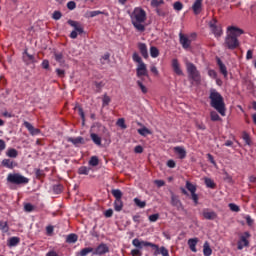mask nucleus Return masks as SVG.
Wrapping results in <instances>:
<instances>
[{
    "label": "nucleus",
    "mask_w": 256,
    "mask_h": 256,
    "mask_svg": "<svg viewBox=\"0 0 256 256\" xmlns=\"http://www.w3.org/2000/svg\"><path fill=\"white\" fill-rule=\"evenodd\" d=\"M134 203L136 207H139L140 209H145V207H147V202L141 201L139 198H134Z\"/></svg>",
    "instance_id": "obj_36"
},
{
    "label": "nucleus",
    "mask_w": 256,
    "mask_h": 256,
    "mask_svg": "<svg viewBox=\"0 0 256 256\" xmlns=\"http://www.w3.org/2000/svg\"><path fill=\"white\" fill-rule=\"evenodd\" d=\"M90 138L95 145L101 147V138L96 133L90 134Z\"/></svg>",
    "instance_id": "obj_31"
},
{
    "label": "nucleus",
    "mask_w": 256,
    "mask_h": 256,
    "mask_svg": "<svg viewBox=\"0 0 256 256\" xmlns=\"http://www.w3.org/2000/svg\"><path fill=\"white\" fill-rule=\"evenodd\" d=\"M208 75L209 77H211L212 79H217V72L215 70H209L208 71Z\"/></svg>",
    "instance_id": "obj_64"
},
{
    "label": "nucleus",
    "mask_w": 256,
    "mask_h": 256,
    "mask_svg": "<svg viewBox=\"0 0 256 256\" xmlns=\"http://www.w3.org/2000/svg\"><path fill=\"white\" fill-rule=\"evenodd\" d=\"M202 215L204 219H207V221H215V219H217V213L209 209H204L202 211Z\"/></svg>",
    "instance_id": "obj_13"
},
{
    "label": "nucleus",
    "mask_w": 256,
    "mask_h": 256,
    "mask_svg": "<svg viewBox=\"0 0 256 256\" xmlns=\"http://www.w3.org/2000/svg\"><path fill=\"white\" fill-rule=\"evenodd\" d=\"M174 153L178 155L179 159H185L187 157V150L183 146L174 147Z\"/></svg>",
    "instance_id": "obj_19"
},
{
    "label": "nucleus",
    "mask_w": 256,
    "mask_h": 256,
    "mask_svg": "<svg viewBox=\"0 0 256 256\" xmlns=\"http://www.w3.org/2000/svg\"><path fill=\"white\" fill-rule=\"evenodd\" d=\"M209 99L211 107L216 109L222 115V117H225V101L223 100L221 93L215 89H211Z\"/></svg>",
    "instance_id": "obj_3"
},
{
    "label": "nucleus",
    "mask_w": 256,
    "mask_h": 256,
    "mask_svg": "<svg viewBox=\"0 0 256 256\" xmlns=\"http://www.w3.org/2000/svg\"><path fill=\"white\" fill-rule=\"evenodd\" d=\"M152 249H154V255H162V256H169V250H167V248H165V246H162L159 248V245L154 244V246H152Z\"/></svg>",
    "instance_id": "obj_12"
},
{
    "label": "nucleus",
    "mask_w": 256,
    "mask_h": 256,
    "mask_svg": "<svg viewBox=\"0 0 256 256\" xmlns=\"http://www.w3.org/2000/svg\"><path fill=\"white\" fill-rule=\"evenodd\" d=\"M217 65L219 67L220 73L223 75L224 79H227L229 72H227V66L223 64L221 58H217Z\"/></svg>",
    "instance_id": "obj_18"
},
{
    "label": "nucleus",
    "mask_w": 256,
    "mask_h": 256,
    "mask_svg": "<svg viewBox=\"0 0 256 256\" xmlns=\"http://www.w3.org/2000/svg\"><path fill=\"white\" fill-rule=\"evenodd\" d=\"M89 171H91V168L87 167V166H81L78 169V173L79 175H89Z\"/></svg>",
    "instance_id": "obj_38"
},
{
    "label": "nucleus",
    "mask_w": 256,
    "mask_h": 256,
    "mask_svg": "<svg viewBox=\"0 0 256 256\" xmlns=\"http://www.w3.org/2000/svg\"><path fill=\"white\" fill-rule=\"evenodd\" d=\"M158 220H159V214H152L149 216V221L151 223H156V221H158Z\"/></svg>",
    "instance_id": "obj_58"
},
{
    "label": "nucleus",
    "mask_w": 256,
    "mask_h": 256,
    "mask_svg": "<svg viewBox=\"0 0 256 256\" xmlns=\"http://www.w3.org/2000/svg\"><path fill=\"white\" fill-rule=\"evenodd\" d=\"M197 129H200V131H205L207 129V126L204 125L203 122H196Z\"/></svg>",
    "instance_id": "obj_60"
},
{
    "label": "nucleus",
    "mask_w": 256,
    "mask_h": 256,
    "mask_svg": "<svg viewBox=\"0 0 256 256\" xmlns=\"http://www.w3.org/2000/svg\"><path fill=\"white\" fill-rule=\"evenodd\" d=\"M245 220L248 227H253V224L255 223V220H253V218H251L249 215H246Z\"/></svg>",
    "instance_id": "obj_54"
},
{
    "label": "nucleus",
    "mask_w": 256,
    "mask_h": 256,
    "mask_svg": "<svg viewBox=\"0 0 256 256\" xmlns=\"http://www.w3.org/2000/svg\"><path fill=\"white\" fill-rule=\"evenodd\" d=\"M76 109H77L78 115H80V117L82 119V123L84 125L85 124V112L83 111V108L80 106H76Z\"/></svg>",
    "instance_id": "obj_46"
},
{
    "label": "nucleus",
    "mask_w": 256,
    "mask_h": 256,
    "mask_svg": "<svg viewBox=\"0 0 256 256\" xmlns=\"http://www.w3.org/2000/svg\"><path fill=\"white\" fill-rule=\"evenodd\" d=\"M172 69L178 76H183V70L181 69V64H179V60H177V58L172 59Z\"/></svg>",
    "instance_id": "obj_15"
},
{
    "label": "nucleus",
    "mask_w": 256,
    "mask_h": 256,
    "mask_svg": "<svg viewBox=\"0 0 256 256\" xmlns=\"http://www.w3.org/2000/svg\"><path fill=\"white\" fill-rule=\"evenodd\" d=\"M243 140L245 141L246 145H251V138L249 137V134L244 133Z\"/></svg>",
    "instance_id": "obj_61"
},
{
    "label": "nucleus",
    "mask_w": 256,
    "mask_h": 256,
    "mask_svg": "<svg viewBox=\"0 0 256 256\" xmlns=\"http://www.w3.org/2000/svg\"><path fill=\"white\" fill-rule=\"evenodd\" d=\"M56 74H57L58 77L63 78V77H65V70L57 68L56 69Z\"/></svg>",
    "instance_id": "obj_62"
},
{
    "label": "nucleus",
    "mask_w": 256,
    "mask_h": 256,
    "mask_svg": "<svg viewBox=\"0 0 256 256\" xmlns=\"http://www.w3.org/2000/svg\"><path fill=\"white\" fill-rule=\"evenodd\" d=\"M0 231H2V233H9V224L7 221H0Z\"/></svg>",
    "instance_id": "obj_33"
},
{
    "label": "nucleus",
    "mask_w": 256,
    "mask_h": 256,
    "mask_svg": "<svg viewBox=\"0 0 256 256\" xmlns=\"http://www.w3.org/2000/svg\"><path fill=\"white\" fill-rule=\"evenodd\" d=\"M197 243H199V238H190V239L188 240L189 249H190L193 253H197Z\"/></svg>",
    "instance_id": "obj_21"
},
{
    "label": "nucleus",
    "mask_w": 256,
    "mask_h": 256,
    "mask_svg": "<svg viewBox=\"0 0 256 256\" xmlns=\"http://www.w3.org/2000/svg\"><path fill=\"white\" fill-rule=\"evenodd\" d=\"M209 27H210L211 32L213 33L214 37H216L217 39H219V37H221V35H223V28L221 27V24H219V22L217 21V18H213L209 22Z\"/></svg>",
    "instance_id": "obj_8"
},
{
    "label": "nucleus",
    "mask_w": 256,
    "mask_h": 256,
    "mask_svg": "<svg viewBox=\"0 0 256 256\" xmlns=\"http://www.w3.org/2000/svg\"><path fill=\"white\" fill-rule=\"evenodd\" d=\"M19 243H21V238L17 236H13L9 238L7 245L8 247H17Z\"/></svg>",
    "instance_id": "obj_24"
},
{
    "label": "nucleus",
    "mask_w": 256,
    "mask_h": 256,
    "mask_svg": "<svg viewBox=\"0 0 256 256\" xmlns=\"http://www.w3.org/2000/svg\"><path fill=\"white\" fill-rule=\"evenodd\" d=\"M89 253H92L93 255V247H86L80 250L78 253V256H87Z\"/></svg>",
    "instance_id": "obj_35"
},
{
    "label": "nucleus",
    "mask_w": 256,
    "mask_h": 256,
    "mask_svg": "<svg viewBox=\"0 0 256 256\" xmlns=\"http://www.w3.org/2000/svg\"><path fill=\"white\" fill-rule=\"evenodd\" d=\"M67 24L74 28V30L70 33V39H77L78 35H83V33H85L81 23L74 20H68Z\"/></svg>",
    "instance_id": "obj_7"
},
{
    "label": "nucleus",
    "mask_w": 256,
    "mask_h": 256,
    "mask_svg": "<svg viewBox=\"0 0 256 256\" xmlns=\"http://www.w3.org/2000/svg\"><path fill=\"white\" fill-rule=\"evenodd\" d=\"M192 11L194 15L201 14V11H203V0H195L192 5Z\"/></svg>",
    "instance_id": "obj_14"
},
{
    "label": "nucleus",
    "mask_w": 256,
    "mask_h": 256,
    "mask_svg": "<svg viewBox=\"0 0 256 256\" xmlns=\"http://www.w3.org/2000/svg\"><path fill=\"white\" fill-rule=\"evenodd\" d=\"M24 209L28 213H31V211H33V209H35V207L31 203H27V204H25Z\"/></svg>",
    "instance_id": "obj_59"
},
{
    "label": "nucleus",
    "mask_w": 256,
    "mask_h": 256,
    "mask_svg": "<svg viewBox=\"0 0 256 256\" xmlns=\"http://www.w3.org/2000/svg\"><path fill=\"white\" fill-rule=\"evenodd\" d=\"M7 181L8 183H12V185H27L29 178L19 173H10L7 176Z\"/></svg>",
    "instance_id": "obj_6"
},
{
    "label": "nucleus",
    "mask_w": 256,
    "mask_h": 256,
    "mask_svg": "<svg viewBox=\"0 0 256 256\" xmlns=\"http://www.w3.org/2000/svg\"><path fill=\"white\" fill-rule=\"evenodd\" d=\"M114 210L117 211L118 213L120 211H123V200L118 199L114 201Z\"/></svg>",
    "instance_id": "obj_29"
},
{
    "label": "nucleus",
    "mask_w": 256,
    "mask_h": 256,
    "mask_svg": "<svg viewBox=\"0 0 256 256\" xmlns=\"http://www.w3.org/2000/svg\"><path fill=\"white\" fill-rule=\"evenodd\" d=\"M138 49L144 59H149V52L147 50V44L145 43H138Z\"/></svg>",
    "instance_id": "obj_20"
},
{
    "label": "nucleus",
    "mask_w": 256,
    "mask_h": 256,
    "mask_svg": "<svg viewBox=\"0 0 256 256\" xmlns=\"http://www.w3.org/2000/svg\"><path fill=\"white\" fill-rule=\"evenodd\" d=\"M139 135L142 137H147V135H151L152 132L147 127L143 126L142 128L138 129Z\"/></svg>",
    "instance_id": "obj_32"
},
{
    "label": "nucleus",
    "mask_w": 256,
    "mask_h": 256,
    "mask_svg": "<svg viewBox=\"0 0 256 256\" xmlns=\"http://www.w3.org/2000/svg\"><path fill=\"white\" fill-rule=\"evenodd\" d=\"M117 127H121L122 129L127 128V124H125V119L124 118H119L116 122Z\"/></svg>",
    "instance_id": "obj_47"
},
{
    "label": "nucleus",
    "mask_w": 256,
    "mask_h": 256,
    "mask_svg": "<svg viewBox=\"0 0 256 256\" xmlns=\"http://www.w3.org/2000/svg\"><path fill=\"white\" fill-rule=\"evenodd\" d=\"M76 8H77V3H75V1H69L67 3V9H69V11H73Z\"/></svg>",
    "instance_id": "obj_53"
},
{
    "label": "nucleus",
    "mask_w": 256,
    "mask_h": 256,
    "mask_svg": "<svg viewBox=\"0 0 256 256\" xmlns=\"http://www.w3.org/2000/svg\"><path fill=\"white\" fill-rule=\"evenodd\" d=\"M23 61L26 65H31V63H35V56L29 54L27 50L23 53Z\"/></svg>",
    "instance_id": "obj_22"
},
{
    "label": "nucleus",
    "mask_w": 256,
    "mask_h": 256,
    "mask_svg": "<svg viewBox=\"0 0 256 256\" xmlns=\"http://www.w3.org/2000/svg\"><path fill=\"white\" fill-rule=\"evenodd\" d=\"M109 253V246L105 243L99 244L95 249L93 248V255H105Z\"/></svg>",
    "instance_id": "obj_11"
},
{
    "label": "nucleus",
    "mask_w": 256,
    "mask_h": 256,
    "mask_svg": "<svg viewBox=\"0 0 256 256\" xmlns=\"http://www.w3.org/2000/svg\"><path fill=\"white\" fill-rule=\"evenodd\" d=\"M62 191H63V186L59 184L53 186V192L56 193V195H59Z\"/></svg>",
    "instance_id": "obj_52"
},
{
    "label": "nucleus",
    "mask_w": 256,
    "mask_h": 256,
    "mask_svg": "<svg viewBox=\"0 0 256 256\" xmlns=\"http://www.w3.org/2000/svg\"><path fill=\"white\" fill-rule=\"evenodd\" d=\"M61 17H63V14L61 13V11H54L52 15V19H54V21H59Z\"/></svg>",
    "instance_id": "obj_50"
},
{
    "label": "nucleus",
    "mask_w": 256,
    "mask_h": 256,
    "mask_svg": "<svg viewBox=\"0 0 256 256\" xmlns=\"http://www.w3.org/2000/svg\"><path fill=\"white\" fill-rule=\"evenodd\" d=\"M104 215L107 219L113 217V209H108L104 212Z\"/></svg>",
    "instance_id": "obj_63"
},
{
    "label": "nucleus",
    "mask_w": 256,
    "mask_h": 256,
    "mask_svg": "<svg viewBox=\"0 0 256 256\" xmlns=\"http://www.w3.org/2000/svg\"><path fill=\"white\" fill-rule=\"evenodd\" d=\"M132 245L136 247V249H143V247H155L154 243L148 242V241H143L139 240V238H136L132 241Z\"/></svg>",
    "instance_id": "obj_9"
},
{
    "label": "nucleus",
    "mask_w": 256,
    "mask_h": 256,
    "mask_svg": "<svg viewBox=\"0 0 256 256\" xmlns=\"http://www.w3.org/2000/svg\"><path fill=\"white\" fill-rule=\"evenodd\" d=\"M210 119L211 121H221V117L219 116V114L215 111H212L210 113Z\"/></svg>",
    "instance_id": "obj_48"
},
{
    "label": "nucleus",
    "mask_w": 256,
    "mask_h": 256,
    "mask_svg": "<svg viewBox=\"0 0 256 256\" xmlns=\"http://www.w3.org/2000/svg\"><path fill=\"white\" fill-rule=\"evenodd\" d=\"M78 240L79 236H77L75 233H72L67 236L66 243H77Z\"/></svg>",
    "instance_id": "obj_30"
},
{
    "label": "nucleus",
    "mask_w": 256,
    "mask_h": 256,
    "mask_svg": "<svg viewBox=\"0 0 256 256\" xmlns=\"http://www.w3.org/2000/svg\"><path fill=\"white\" fill-rule=\"evenodd\" d=\"M165 1L163 0H151V7L154 9H159V6L163 5Z\"/></svg>",
    "instance_id": "obj_41"
},
{
    "label": "nucleus",
    "mask_w": 256,
    "mask_h": 256,
    "mask_svg": "<svg viewBox=\"0 0 256 256\" xmlns=\"http://www.w3.org/2000/svg\"><path fill=\"white\" fill-rule=\"evenodd\" d=\"M54 57H55V61H57V63H65V60L63 59V53H54Z\"/></svg>",
    "instance_id": "obj_44"
},
{
    "label": "nucleus",
    "mask_w": 256,
    "mask_h": 256,
    "mask_svg": "<svg viewBox=\"0 0 256 256\" xmlns=\"http://www.w3.org/2000/svg\"><path fill=\"white\" fill-rule=\"evenodd\" d=\"M173 7L175 11H181L183 9V3H181L180 1H177L174 3Z\"/></svg>",
    "instance_id": "obj_55"
},
{
    "label": "nucleus",
    "mask_w": 256,
    "mask_h": 256,
    "mask_svg": "<svg viewBox=\"0 0 256 256\" xmlns=\"http://www.w3.org/2000/svg\"><path fill=\"white\" fill-rule=\"evenodd\" d=\"M205 185L208 187V189H215L216 184L211 178H205Z\"/></svg>",
    "instance_id": "obj_40"
},
{
    "label": "nucleus",
    "mask_w": 256,
    "mask_h": 256,
    "mask_svg": "<svg viewBox=\"0 0 256 256\" xmlns=\"http://www.w3.org/2000/svg\"><path fill=\"white\" fill-rule=\"evenodd\" d=\"M150 56L153 59H157V57H159V48L155 47V46H151L150 47Z\"/></svg>",
    "instance_id": "obj_34"
},
{
    "label": "nucleus",
    "mask_w": 256,
    "mask_h": 256,
    "mask_svg": "<svg viewBox=\"0 0 256 256\" xmlns=\"http://www.w3.org/2000/svg\"><path fill=\"white\" fill-rule=\"evenodd\" d=\"M24 127H26L32 136L41 134V130L39 128H34L33 124L29 123L28 121L24 122Z\"/></svg>",
    "instance_id": "obj_16"
},
{
    "label": "nucleus",
    "mask_w": 256,
    "mask_h": 256,
    "mask_svg": "<svg viewBox=\"0 0 256 256\" xmlns=\"http://www.w3.org/2000/svg\"><path fill=\"white\" fill-rule=\"evenodd\" d=\"M131 23L134 29L138 30L140 33L145 31V21H147V12L141 7L134 8L133 12L130 14Z\"/></svg>",
    "instance_id": "obj_2"
},
{
    "label": "nucleus",
    "mask_w": 256,
    "mask_h": 256,
    "mask_svg": "<svg viewBox=\"0 0 256 256\" xmlns=\"http://www.w3.org/2000/svg\"><path fill=\"white\" fill-rule=\"evenodd\" d=\"M89 165L91 167H97V165H99V158L97 156H92L89 160Z\"/></svg>",
    "instance_id": "obj_42"
},
{
    "label": "nucleus",
    "mask_w": 256,
    "mask_h": 256,
    "mask_svg": "<svg viewBox=\"0 0 256 256\" xmlns=\"http://www.w3.org/2000/svg\"><path fill=\"white\" fill-rule=\"evenodd\" d=\"M68 141H69V143H72L73 145H83L85 143L83 137H81V136L76 137V138H69Z\"/></svg>",
    "instance_id": "obj_28"
},
{
    "label": "nucleus",
    "mask_w": 256,
    "mask_h": 256,
    "mask_svg": "<svg viewBox=\"0 0 256 256\" xmlns=\"http://www.w3.org/2000/svg\"><path fill=\"white\" fill-rule=\"evenodd\" d=\"M244 247H249V240H247L246 236H241L240 240L238 241L237 249L241 251Z\"/></svg>",
    "instance_id": "obj_23"
},
{
    "label": "nucleus",
    "mask_w": 256,
    "mask_h": 256,
    "mask_svg": "<svg viewBox=\"0 0 256 256\" xmlns=\"http://www.w3.org/2000/svg\"><path fill=\"white\" fill-rule=\"evenodd\" d=\"M191 199L192 201H194L195 205H199V196L197 195V193L193 192L191 194Z\"/></svg>",
    "instance_id": "obj_56"
},
{
    "label": "nucleus",
    "mask_w": 256,
    "mask_h": 256,
    "mask_svg": "<svg viewBox=\"0 0 256 256\" xmlns=\"http://www.w3.org/2000/svg\"><path fill=\"white\" fill-rule=\"evenodd\" d=\"M2 166L6 167V169H14L15 162H13L11 159H4L2 160Z\"/></svg>",
    "instance_id": "obj_27"
},
{
    "label": "nucleus",
    "mask_w": 256,
    "mask_h": 256,
    "mask_svg": "<svg viewBox=\"0 0 256 256\" xmlns=\"http://www.w3.org/2000/svg\"><path fill=\"white\" fill-rule=\"evenodd\" d=\"M186 189L188 191H190V193H196L197 192V186L196 185H193V183L187 181L186 182Z\"/></svg>",
    "instance_id": "obj_37"
},
{
    "label": "nucleus",
    "mask_w": 256,
    "mask_h": 256,
    "mask_svg": "<svg viewBox=\"0 0 256 256\" xmlns=\"http://www.w3.org/2000/svg\"><path fill=\"white\" fill-rule=\"evenodd\" d=\"M171 206L176 207L177 211H185V207L183 206V203L179 199V196L175 194L171 195Z\"/></svg>",
    "instance_id": "obj_10"
},
{
    "label": "nucleus",
    "mask_w": 256,
    "mask_h": 256,
    "mask_svg": "<svg viewBox=\"0 0 256 256\" xmlns=\"http://www.w3.org/2000/svg\"><path fill=\"white\" fill-rule=\"evenodd\" d=\"M230 211H233L234 213H239V211H241V208L239 206H237V204L235 203H230L228 205Z\"/></svg>",
    "instance_id": "obj_45"
},
{
    "label": "nucleus",
    "mask_w": 256,
    "mask_h": 256,
    "mask_svg": "<svg viewBox=\"0 0 256 256\" xmlns=\"http://www.w3.org/2000/svg\"><path fill=\"white\" fill-rule=\"evenodd\" d=\"M6 155L11 159H17V157L19 156V152L15 148H9L6 152Z\"/></svg>",
    "instance_id": "obj_26"
},
{
    "label": "nucleus",
    "mask_w": 256,
    "mask_h": 256,
    "mask_svg": "<svg viewBox=\"0 0 256 256\" xmlns=\"http://www.w3.org/2000/svg\"><path fill=\"white\" fill-rule=\"evenodd\" d=\"M180 45H182L183 49H189L191 47V40L187 38L183 33L179 34Z\"/></svg>",
    "instance_id": "obj_17"
},
{
    "label": "nucleus",
    "mask_w": 256,
    "mask_h": 256,
    "mask_svg": "<svg viewBox=\"0 0 256 256\" xmlns=\"http://www.w3.org/2000/svg\"><path fill=\"white\" fill-rule=\"evenodd\" d=\"M104 12L100 11V10H94V11H90L88 13L89 17L93 18V17H97V15H103Z\"/></svg>",
    "instance_id": "obj_51"
},
{
    "label": "nucleus",
    "mask_w": 256,
    "mask_h": 256,
    "mask_svg": "<svg viewBox=\"0 0 256 256\" xmlns=\"http://www.w3.org/2000/svg\"><path fill=\"white\" fill-rule=\"evenodd\" d=\"M112 195H113V197H115V200H119V199H122L123 192H121V190H119V189H113Z\"/></svg>",
    "instance_id": "obj_39"
},
{
    "label": "nucleus",
    "mask_w": 256,
    "mask_h": 256,
    "mask_svg": "<svg viewBox=\"0 0 256 256\" xmlns=\"http://www.w3.org/2000/svg\"><path fill=\"white\" fill-rule=\"evenodd\" d=\"M228 31H230L224 40V47L226 49H229L230 51H235L241 45L239 42V39L237 37H240V35H243L245 31L241 28H237L235 26H229Z\"/></svg>",
    "instance_id": "obj_1"
},
{
    "label": "nucleus",
    "mask_w": 256,
    "mask_h": 256,
    "mask_svg": "<svg viewBox=\"0 0 256 256\" xmlns=\"http://www.w3.org/2000/svg\"><path fill=\"white\" fill-rule=\"evenodd\" d=\"M136 83H137L138 87H140L142 93H144V95L147 94V92L149 90L147 89V87L145 85H143V82L141 80H138Z\"/></svg>",
    "instance_id": "obj_49"
},
{
    "label": "nucleus",
    "mask_w": 256,
    "mask_h": 256,
    "mask_svg": "<svg viewBox=\"0 0 256 256\" xmlns=\"http://www.w3.org/2000/svg\"><path fill=\"white\" fill-rule=\"evenodd\" d=\"M203 255L204 256L213 255V250L211 249V246L209 245V242H207V241L203 245Z\"/></svg>",
    "instance_id": "obj_25"
},
{
    "label": "nucleus",
    "mask_w": 256,
    "mask_h": 256,
    "mask_svg": "<svg viewBox=\"0 0 256 256\" xmlns=\"http://www.w3.org/2000/svg\"><path fill=\"white\" fill-rule=\"evenodd\" d=\"M111 103V97H109L107 94H104L102 98V107H107Z\"/></svg>",
    "instance_id": "obj_43"
},
{
    "label": "nucleus",
    "mask_w": 256,
    "mask_h": 256,
    "mask_svg": "<svg viewBox=\"0 0 256 256\" xmlns=\"http://www.w3.org/2000/svg\"><path fill=\"white\" fill-rule=\"evenodd\" d=\"M132 61L134 63H137V68H136V76L141 78V77H149V72L147 71V64L143 62V59L141 56H139V53L134 52L132 55Z\"/></svg>",
    "instance_id": "obj_4"
},
{
    "label": "nucleus",
    "mask_w": 256,
    "mask_h": 256,
    "mask_svg": "<svg viewBox=\"0 0 256 256\" xmlns=\"http://www.w3.org/2000/svg\"><path fill=\"white\" fill-rule=\"evenodd\" d=\"M131 255L132 256H142L143 255V252H141V250L139 248L137 249H132L131 250Z\"/></svg>",
    "instance_id": "obj_57"
},
{
    "label": "nucleus",
    "mask_w": 256,
    "mask_h": 256,
    "mask_svg": "<svg viewBox=\"0 0 256 256\" xmlns=\"http://www.w3.org/2000/svg\"><path fill=\"white\" fill-rule=\"evenodd\" d=\"M186 70L189 79L196 83V85H199V83H201V72L197 70V66H195V64L192 62H186Z\"/></svg>",
    "instance_id": "obj_5"
}]
</instances>
